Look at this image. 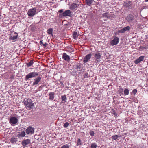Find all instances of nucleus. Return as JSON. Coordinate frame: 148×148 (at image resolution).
I'll list each match as a JSON object with an SVG mask.
<instances>
[{"instance_id":"obj_11","label":"nucleus","mask_w":148,"mask_h":148,"mask_svg":"<svg viewBox=\"0 0 148 148\" xmlns=\"http://www.w3.org/2000/svg\"><path fill=\"white\" fill-rule=\"evenodd\" d=\"M144 57V56H142L139 57L138 58L134 61V63L136 64L140 63V62L143 60Z\"/></svg>"},{"instance_id":"obj_6","label":"nucleus","mask_w":148,"mask_h":148,"mask_svg":"<svg viewBox=\"0 0 148 148\" xmlns=\"http://www.w3.org/2000/svg\"><path fill=\"white\" fill-rule=\"evenodd\" d=\"M119 39L116 37H115L113 40L111 42V44L112 45H117L119 42Z\"/></svg>"},{"instance_id":"obj_40","label":"nucleus","mask_w":148,"mask_h":148,"mask_svg":"<svg viewBox=\"0 0 148 148\" xmlns=\"http://www.w3.org/2000/svg\"><path fill=\"white\" fill-rule=\"evenodd\" d=\"M137 92V90L136 89H134L132 91V93L134 95H135Z\"/></svg>"},{"instance_id":"obj_33","label":"nucleus","mask_w":148,"mask_h":148,"mask_svg":"<svg viewBox=\"0 0 148 148\" xmlns=\"http://www.w3.org/2000/svg\"><path fill=\"white\" fill-rule=\"evenodd\" d=\"M118 137V136L116 135L112 136V138L114 140H116Z\"/></svg>"},{"instance_id":"obj_39","label":"nucleus","mask_w":148,"mask_h":148,"mask_svg":"<svg viewBox=\"0 0 148 148\" xmlns=\"http://www.w3.org/2000/svg\"><path fill=\"white\" fill-rule=\"evenodd\" d=\"M89 77V75L87 73H85L84 75V78H87Z\"/></svg>"},{"instance_id":"obj_9","label":"nucleus","mask_w":148,"mask_h":148,"mask_svg":"<svg viewBox=\"0 0 148 148\" xmlns=\"http://www.w3.org/2000/svg\"><path fill=\"white\" fill-rule=\"evenodd\" d=\"M92 56V54L90 53L87 55L84 58L83 62L84 63L87 62L90 59Z\"/></svg>"},{"instance_id":"obj_25","label":"nucleus","mask_w":148,"mask_h":148,"mask_svg":"<svg viewBox=\"0 0 148 148\" xmlns=\"http://www.w3.org/2000/svg\"><path fill=\"white\" fill-rule=\"evenodd\" d=\"M33 64V60H30L29 63H26V65L27 67H29L31 66Z\"/></svg>"},{"instance_id":"obj_2","label":"nucleus","mask_w":148,"mask_h":148,"mask_svg":"<svg viewBox=\"0 0 148 148\" xmlns=\"http://www.w3.org/2000/svg\"><path fill=\"white\" fill-rule=\"evenodd\" d=\"M39 75L38 72H30L25 77V80L26 81H27L30 78L36 77Z\"/></svg>"},{"instance_id":"obj_29","label":"nucleus","mask_w":148,"mask_h":148,"mask_svg":"<svg viewBox=\"0 0 148 148\" xmlns=\"http://www.w3.org/2000/svg\"><path fill=\"white\" fill-rule=\"evenodd\" d=\"M129 93V90L128 89L126 88L124 90V94L125 95H128Z\"/></svg>"},{"instance_id":"obj_21","label":"nucleus","mask_w":148,"mask_h":148,"mask_svg":"<svg viewBox=\"0 0 148 148\" xmlns=\"http://www.w3.org/2000/svg\"><path fill=\"white\" fill-rule=\"evenodd\" d=\"M14 34H17V33L16 32H14ZM18 37V34H17L16 36H10V39L11 40H14L16 39Z\"/></svg>"},{"instance_id":"obj_30","label":"nucleus","mask_w":148,"mask_h":148,"mask_svg":"<svg viewBox=\"0 0 148 148\" xmlns=\"http://www.w3.org/2000/svg\"><path fill=\"white\" fill-rule=\"evenodd\" d=\"M61 99L62 101L65 102L66 99V97L65 95L61 96Z\"/></svg>"},{"instance_id":"obj_20","label":"nucleus","mask_w":148,"mask_h":148,"mask_svg":"<svg viewBox=\"0 0 148 148\" xmlns=\"http://www.w3.org/2000/svg\"><path fill=\"white\" fill-rule=\"evenodd\" d=\"M78 4L73 3L71 5L70 8L71 10H73L78 7Z\"/></svg>"},{"instance_id":"obj_31","label":"nucleus","mask_w":148,"mask_h":148,"mask_svg":"<svg viewBox=\"0 0 148 148\" xmlns=\"http://www.w3.org/2000/svg\"><path fill=\"white\" fill-rule=\"evenodd\" d=\"M132 5V3L130 1L128 2L125 5V6L127 8L131 6Z\"/></svg>"},{"instance_id":"obj_5","label":"nucleus","mask_w":148,"mask_h":148,"mask_svg":"<svg viewBox=\"0 0 148 148\" xmlns=\"http://www.w3.org/2000/svg\"><path fill=\"white\" fill-rule=\"evenodd\" d=\"M30 143V140L27 139L23 140L21 142V144L23 146L25 147L26 145L29 144Z\"/></svg>"},{"instance_id":"obj_34","label":"nucleus","mask_w":148,"mask_h":148,"mask_svg":"<svg viewBox=\"0 0 148 148\" xmlns=\"http://www.w3.org/2000/svg\"><path fill=\"white\" fill-rule=\"evenodd\" d=\"M102 16L103 17H108L109 16L108 15V12H106L102 14Z\"/></svg>"},{"instance_id":"obj_1","label":"nucleus","mask_w":148,"mask_h":148,"mask_svg":"<svg viewBox=\"0 0 148 148\" xmlns=\"http://www.w3.org/2000/svg\"><path fill=\"white\" fill-rule=\"evenodd\" d=\"M23 102L25 106L28 109L33 108L34 106V103H32V100L29 99L25 98Z\"/></svg>"},{"instance_id":"obj_28","label":"nucleus","mask_w":148,"mask_h":148,"mask_svg":"<svg viewBox=\"0 0 148 148\" xmlns=\"http://www.w3.org/2000/svg\"><path fill=\"white\" fill-rule=\"evenodd\" d=\"M119 93L120 95H122L123 94V89L121 88H119V89L118 90Z\"/></svg>"},{"instance_id":"obj_41","label":"nucleus","mask_w":148,"mask_h":148,"mask_svg":"<svg viewBox=\"0 0 148 148\" xmlns=\"http://www.w3.org/2000/svg\"><path fill=\"white\" fill-rule=\"evenodd\" d=\"M113 113H112V114H113L115 116H116L117 115V113L116 112H113Z\"/></svg>"},{"instance_id":"obj_14","label":"nucleus","mask_w":148,"mask_h":148,"mask_svg":"<svg viewBox=\"0 0 148 148\" xmlns=\"http://www.w3.org/2000/svg\"><path fill=\"white\" fill-rule=\"evenodd\" d=\"M144 57V56H142L139 57L138 58L134 61V63L136 64L140 63V62L143 60Z\"/></svg>"},{"instance_id":"obj_23","label":"nucleus","mask_w":148,"mask_h":148,"mask_svg":"<svg viewBox=\"0 0 148 148\" xmlns=\"http://www.w3.org/2000/svg\"><path fill=\"white\" fill-rule=\"evenodd\" d=\"M11 142L14 144L16 143L17 141V138L14 137H12L11 138L10 140Z\"/></svg>"},{"instance_id":"obj_18","label":"nucleus","mask_w":148,"mask_h":148,"mask_svg":"<svg viewBox=\"0 0 148 148\" xmlns=\"http://www.w3.org/2000/svg\"><path fill=\"white\" fill-rule=\"evenodd\" d=\"M133 18L134 16L133 15L130 14L127 16L126 19L129 22H130L133 20Z\"/></svg>"},{"instance_id":"obj_19","label":"nucleus","mask_w":148,"mask_h":148,"mask_svg":"<svg viewBox=\"0 0 148 148\" xmlns=\"http://www.w3.org/2000/svg\"><path fill=\"white\" fill-rule=\"evenodd\" d=\"M95 57L96 59V60L97 59H100L101 57V55L99 53V52H97L94 56Z\"/></svg>"},{"instance_id":"obj_43","label":"nucleus","mask_w":148,"mask_h":148,"mask_svg":"<svg viewBox=\"0 0 148 148\" xmlns=\"http://www.w3.org/2000/svg\"><path fill=\"white\" fill-rule=\"evenodd\" d=\"M47 45V44L46 43H45L44 44H43V46L44 47H46Z\"/></svg>"},{"instance_id":"obj_37","label":"nucleus","mask_w":148,"mask_h":148,"mask_svg":"<svg viewBox=\"0 0 148 148\" xmlns=\"http://www.w3.org/2000/svg\"><path fill=\"white\" fill-rule=\"evenodd\" d=\"M77 145H81V140L79 138L77 140Z\"/></svg>"},{"instance_id":"obj_13","label":"nucleus","mask_w":148,"mask_h":148,"mask_svg":"<svg viewBox=\"0 0 148 148\" xmlns=\"http://www.w3.org/2000/svg\"><path fill=\"white\" fill-rule=\"evenodd\" d=\"M144 57V56H142L139 57L138 58L134 61V63L136 64L140 63V62L143 60Z\"/></svg>"},{"instance_id":"obj_32","label":"nucleus","mask_w":148,"mask_h":148,"mask_svg":"<svg viewBox=\"0 0 148 148\" xmlns=\"http://www.w3.org/2000/svg\"><path fill=\"white\" fill-rule=\"evenodd\" d=\"M97 145L95 143H92L91 145V148H96Z\"/></svg>"},{"instance_id":"obj_22","label":"nucleus","mask_w":148,"mask_h":148,"mask_svg":"<svg viewBox=\"0 0 148 148\" xmlns=\"http://www.w3.org/2000/svg\"><path fill=\"white\" fill-rule=\"evenodd\" d=\"M25 135V133L24 131H22L21 133L18 134L17 136L18 137H24Z\"/></svg>"},{"instance_id":"obj_26","label":"nucleus","mask_w":148,"mask_h":148,"mask_svg":"<svg viewBox=\"0 0 148 148\" xmlns=\"http://www.w3.org/2000/svg\"><path fill=\"white\" fill-rule=\"evenodd\" d=\"M53 29L52 28H50L48 29L47 30V33L49 35H53Z\"/></svg>"},{"instance_id":"obj_42","label":"nucleus","mask_w":148,"mask_h":148,"mask_svg":"<svg viewBox=\"0 0 148 148\" xmlns=\"http://www.w3.org/2000/svg\"><path fill=\"white\" fill-rule=\"evenodd\" d=\"M59 11L60 13H61L63 12V10L62 9L60 10Z\"/></svg>"},{"instance_id":"obj_7","label":"nucleus","mask_w":148,"mask_h":148,"mask_svg":"<svg viewBox=\"0 0 148 148\" xmlns=\"http://www.w3.org/2000/svg\"><path fill=\"white\" fill-rule=\"evenodd\" d=\"M18 121L17 119L14 117H12L10 119V122L11 125L16 124Z\"/></svg>"},{"instance_id":"obj_38","label":"nucleus","mask_w":148,"mask_h":148,"mask_svg":"<svg viewBox=\"0 0 148 148\" xmlns=\"http://www.w3.org/2000/svg\"><path fill=\"white\" fill-rule=\"evenodd\" d=\"M90 134L91 136H93L94 135V132L93 131H90Z\"/></svg>"},{"instance_id":"obj_15","label":"nucleus","mask_w":148,"mask_h":148,"mask_svg":"<svg viewBox=\"0 0 148 148\" xmlns=\"http://www.w3.org/2000/svg\"><path fill=\"white\" fill-rule=\"evenodd\" d=\"M62 58L67 61H69L70 60L69 56L65 53L63 54Z\"/></svg>"},{"instance_id":"obj_12","label":"nucleus","mask_w":148,"mask_h":148,"mask_svg":"<svg viewBox=\"0 0 148 148\" xmlns=\"http://www.w3.org/2000/svg\"><path fill=\"white\" fill-rule=\"evenodd\" d=\"M144 57V56H142L139 57L138 58L134 61V63L136 64L140 63V62L143 60Z\"/></svg>"},{"instance_id":"obj_4","label":"nucleus","mask_w":148,"mask_h":148,"mask_svg":"<svg viewBox=\"0 0 148 148\" xmlns=\"http://www.w3.org/2000/svg\"><path fill=\"white\" fill-rule=\"evenodd\" d=\"M25 131L26 133L28 134H32L34 132V129L29 126L27 128Z\"/></svg>"},{"instance_id":"obj_44","label":"nucleus","mask_w":148,"mask_h":148,"mask_svg":"<svg viewBox=\"0 0 148 148\" xmlns=\"http://www.w3.org/2000/svg\"><path fill=\"white\" fill-rule=\"evenodd\" d=\"M40 44L41 45L42 44H43L42 40L40 42Z\"/></svg>"},{"instance_id":"obj_3","label":"nucleus","mask_w":148,"mask_h":148,"mask_svg":"<svg viewBox=\"0 0 148 148\" xmlns=\"http://www.w3.org/2000/svg\"><path fill=\"white\" fill-rule=\"evenodd\" d=\"M36 12V9L35 8L30 9L28 10L27 14L30 17L33 16Z\"/></svg>"},{"instance_id":"obj_10","label":"nucleus","mask_w":148,"mask_h":148,"mask_svg":"<svg viewBox=\"0 0 148 148\" xmlns=\"http://www.w3.org/2000/svg\"><path fill=\"white\" fill-rule=\"evenodd\" d=\"M71 12L69 10H67L65 11L62 13L63 16L64 17L66 16H70Z\"/></svg>"},{"instance_id":"obj_8","label":"nucleus","mask_w":148,"mask_h":148,"mask_svg":"<svg viewBox=\"0 0 148 148\" xmlns=\"http://www.w3.org/2000/svg\"><path fill=\"white\" fill-rule=\"evenodd\" d=\"M130 29V26H127L120 30H118V32L121 33H124L127 31H129Z\"/></svg>"},{"instance_id":"obj_35","label":"nucleus","mask_w":148,"mask_h":148,"mask_svg":"<svg viewBox=\"0 0 148 148\" xmlns=\"http://www.w3.org/2000/svg\"><path fill=\"white\" fill-rule=\"evenodd\" d=\"M69 125V123L67 122H66L64 124V125H63V127L64 128H66Z\"/></svg>"},{"instance_id":"obj_24","label":"nucleus","mask_w":148,"mask_h":148,"mask_svg":"<svg viewBox=\"0 0 148 148\" xmlns=\"http://www.w3.org/2000/svg\"><path fill=\"white\" fill-rule=\"evenodd\" d=\"M86 1L87 5L88 6H90L92 3L93 0H86Z\"/></svg>"},{"instance_id":"obj_45","label":"nucleus","mask_w":148,"mask_h":148,"mask_svg":"<svg viewBox=\"0 0 148 148\" xmlns=\"http://www.w3.org/2000/svg\"><path fill=\"white\" fill-rule=\"evenodd\" d=\"M145 2H147L148 1V0H145Z\"/></svg>"},{"instance_id":"obj_36","label":"nucleus","mask_w":148,"mask_h":148,"mask_svg":"<svg viewBox=\"0 0 148 148\" xmlns=\"http://www.w3.org/2000/svg\"><path fill=\"white\" fill-rule=\"evenodd\" d=\"M61 148H69V147L67 144H66L63 145Z\"/></svg>"},{"instance_id":"obj_16","label":"nucleus","mask_w":148,"mask_h":148,"mask_svg":"<svg viewBox=\"0 0 148 148\" xmlns=\"http://www.w3.org/2000/svg\"><path fill=\"white\" fill-rule=\"evenodd\" d=\"M41 78L40 77H38L37 78H36L34 79V82L33 83V85H35L38 84L39 82L41 81Z\"/></svg>"},{"instance_id":"obj_17","label":"nucleus","mask_w":148,"mask_h":148,"mask_svg":"<svg viewBox=\"0 0 148 148\" xmlns=\"http://www.w3.org/2000/svg\"><path fill=\"white\" fill-rule=\"evenodd\" d=\"M54 93L53 92H51L49 94V99L50 100H53L54 97Z\"/></svg>"},{"instance_id":"obj_27","label":"nucleus","mask_w":148,"mask_h":148,"mask_svg":"<svg viewBox=\"0 0 148 148\" xmlns=\"http://www.w3.org/2000/svg\"><path fill=\"white\" fill-rule=\"evenodd\" d=\"M73 38L75 39H76L77 38L78 35L76 32H74L73 34Z\"/></svg>"}]
</instances>
